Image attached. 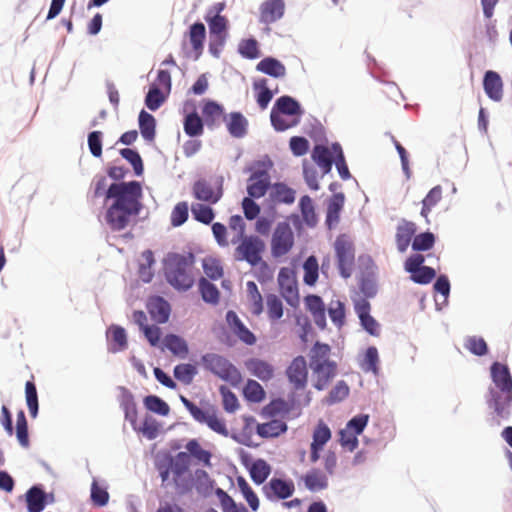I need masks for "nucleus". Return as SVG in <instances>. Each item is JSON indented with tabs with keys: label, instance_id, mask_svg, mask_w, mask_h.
Wrapping results in <instances>:
<instances>
[{
	"label": "nucleus",
	"instance_id": "0e129e2a",
	"mask_svg": "<svg viewBox=\"0 0 512 512\" xmlns=\"http://www.w3.org/2000/svg\"><path fill=\"white\" fill-rule=\"evenodd\" d=\"M120 154L125 160H127L132 165L136 175H142L144 170L143 161L136 150L124 148L120 150Z\"/></svg>",
	"mask_w": 512,
	"mask_h": 512
},
{
	"label": "nucleus",
	"instance_id": "13d9d810",
	"mask_svg": "<svg viewBox=\"0 0 512 512\" xmlns=\"http://www.w3.org/2000/svg\"><path fill=\"white\" fill-rule=\"evenodd\" d=\"M331 439L330 428L320 420L313 431V441L311 445L324 447V445Z\"/></svg>",
	"mask_w": 512,
	"mask_h": 512
},
{
	"label": "nucleus",
	"instance_id": "4468645a",
	"mask_svg": "<svg viewBox=\"0 0 512 512\" xmlns=\"http://www.w3.org/2000/svg\"><path fill=\"white\" fill-rule=\"evenodd\" d=\"M417 226L414 222L401 219L396 226L395 243L397 250L400 253L407 251L409 245H412L414 235L416 234Z\"/></svg>",
	"mask_w": 512,
	"mask_h": 512
},
{
	"label": "nucleus",
	"instance_id": "6ab92c4d",
	"mask_svg": "<svg viewBox=\"0 0 512 512\" xmlns=\"http://www.w3.org/2000/svg\"><path fill=\"white\" fill-rule=\"evenodd\" d=\"M146 308L155 322L162 324L168 321L171 307L164 298L160 296L150 297L147 301Z\"/></svg>",
	"mask_w": 512,
	"mask_h": 512
},
{
	"label": "nucleus",
	"instance_id": "f3484780",
	"mask_svg": "<svg viewBox=\"0 0 512 512\" xmlns=\"http://www.w3.org/2000/svg\"><path fill=\"white\" fill-rule=\"evenodd\" d=\"M270 187V175L266 170H257L248 179L247 193L249 197L261 198Z\"/></svg>",
	"mask_w": 512,
	"mask_h": 512
},
{
	"label": "nucleus",
	"instance_id": "c9c22d12",
	"mask_svg": "<svg viewBox=\"0 0 512 512\" xmlns=\"http://www.w3.org/2000/svg\"><path fill=\"white\" fill-rule=\"evenodd\" d=\"M155 128V118L145 110H142L139 114V129L142 137L146 141L152 142L154 140L156 134Z\"/></svg>",
	"mask_w": 512,
	"mask_h": 512
},
{
	"label": "nucleus",
	"instance_id": "cd10ccee",
	"mask_svg": "<svg viewBox=\"0 0 512 512\" xmlns=\"http://www.w3.org/2000/svg\"><path fill=\"white\" fill-rule=\"evenodd\" d=\"M333 150L331 151L327 146L315 145L311 157L313 161L322 169L323 173H329L333 164Z\"/></svg>",
	"mask_w": 512,
	"mask_h": 512
},
{
	"label": "nucleus",
	"instance_id": "393cba45",
	"mask_svg": "<svg viewBox=\"0 0 512 512\" xmlns=\"http://www.w3.org/2000/svg\"><path fill=\"white\" fill-rule=\"evenodd\" d=\"M256 70L273 78H284L287 74L285 65L276 58L265 57L256 65Z\"/></svg>",
	"mask_w": 512,
	"mask_h": 512
},
{
	"label": "nucleus",
	"instance_id": "e433bc0d",
	"mask_svg": "<svg viewBox=\"0 0 512 512\" xmlns=\"http://www.w3.org/2000/svg\"><path fill=\"white\" fill-rule=\"evenodd\" d=\"M343 203V195H335L329 202L326 216V224L329 229H332L338 224Z\"/></svg>",
	"mask_w": 512,
	"mask_h": 512
},
{
	"label": "nucleus",
	"instance_id": "338daca9",
	"mask_svg": "<svg viewBox=\"0 0 512 512\" xmlns=\"http://www.w3.org/2000/svg\"><path fill=\"white\" fill-rule=\"evenodd\" d=\"M164 101H165V96L161 92L160 88L157 87L156 85H153L149 89V91L146 95V98H145L146 106L150 110L155 111L164 103Z\"/></svg>",
	"mask_w": 512,
	"mask_h": 512
},
{
	"label": "nucleus",
	"instance_id": "423d86ee",
	"mask_svg": "<svg viewBox=\"0 0 512 512\" xmlns=\"http://www.w3.org/2000/svg\"><path fill=\"white\" fill-rule=\"evenodd\" d=\"M234 250V259L236 261H245L251 266L262 264L267 266L263 261V253L265 251V242L255 235H248L239 240Z\"/></svg>",
	"mask_w": 512,
	"mask_h": 512
},
{
	"label": "nucleus",
	"instance_id": "7ed1b4c3",
	"mask_svg": "<svg viewBox=\"0 0 512 512\" xmlns=\"http://www.w3.org/2000/svg\"><path fill=\"white\" fill-rule=\"evenodd\" d=\"M328 344L316 342L310 350V368L314 375V388L324 390L337 374L336 362L329 359Z\"/></svg>",
	"mask_w": 512,
	"mask_h": 512
},
{
	"label": "nucleus",
	"instance_id": "412c9836",
	"mask_svg": "<svg viewBox=\"0 0 512 512\" xmlns=\"http://www.w3.org/2000/svg\"><path fill=\"white\" fill-rule=\"evenodd\" d=\"M202 118L208 128H214L221 120H226L224 108L213 100H205L202 106Z\"/></svg>",
	"mask_w": 512,
	"mask_h": 512
},
{
	"label": "nucleus",
	"instance_id": "20e7f679",
	"mask_svg": "<svg viewBox=\"0 0 512 512\" xmlns=\"http://www.w3.org/2000/svg\"><path fill=\"white\" fill-rule=\"evenodd\" d=\"M180 400L197 423L206 425L210 430L221 436L227 437L229 435L226 421L215 405L206 403L200 407L182 395Z\"/></svg>",
	"mask_w": 512,
	"mask_h": 512
},
{
	"label": "nucleus",
	"instance_id": "a19ab883",
	"mask_svg": "<svg viewBox=\"0 0 512 512\" xmlns=\"http://www.w3.org/2000/svg\"><path fill=\"white\" fill-rule=\"evenodd\" d=\"M184 132L190 136H200L204 131V121L196 112L189 113L184 119Z\"/></svg>",
	"mask_w": 512,
	"mask_h": 512
},
{
	"label": "nucleus",
	"instance_id": "e2e57ef3",
	"mask_svg": "<svg viewBox=\"0 0 512 512\" xmlns=\"http://www.w3.org/2000/svg\"><path fill=\"white\" fill-rule=\"evenodd\" d=\"M267 314L271 320H278L283 316V304L278 296L269 294L266 297Z\"/></svg>",
	"mask_w": 512,
	"mask_h": 512
},
{
	"label": "nucleus",
	"instance_id": "c03bdc74",
	"mask_svg": "<svg viewBox=\"0 0 512 512\" xmlns=\"http://www.w3.org/2000/svg\"><path fill=\"white\" fill-rule=\"evenodd\" d=\"M271 472L269 464L262 459L256 460L250 468L251 479L258 485L265 482Z\"/></svg>",
	"mask_w": 512,
	"mask_h": 512
},
{
	"label": "nucleus",
	"instance_id": "f257e3e1",
	"mask_svg": "<svg viewBox=\"0 0 512 512\" xmlns=\"http://www.w3.org/2000/svg\"><path fill=\"white\" fill-rule=\"evenodd\" d=\"M93 196H105L107 206L105 220L113 231H122L141 212L143 190L138 181L112 183L108 186L104 175H96L92 180Z\"/></svg>",
	"mask_w": 512,
	"mask_h": 512
},
{
	"label": "nucleus",
	"instance_id": "2eb2a0df",
	"mask_svg": "<svg viewBox=\"0 0 512 512\" xmlns=\"http://www.w3.org/2000/svg\"><path fill=\"white\" fill-rule=\"evenodd\" d=\"M295 486L292 481H286L280 478H272L263 486V492L268 499H287L293 495Z\"/></svg>",
	"mask_w": 512,
	"mask_h": 512
},
{
	"label": "nucleus",
	"instance_id": "58836bf2",
	"mask_svg": "<svg viewBox=\"0 0 512 512\" xmlns=\"http://www.w3.org/2000/svg\"><path fill=\"white\" fill-rule=\"evenodd\" d=\"M303 480L306 488L310 491H320L328 485L325 474L318 469H312L307 472Z\"/></svg>",
	"mask_w": 512,
	"mask_h": 512
},
{
	"label": "nucleus",
	"instance_id": "3c124183",
	"mask_svg": "<svg viewBox=\"0 0 512 512\" xmlns=\"http://www.w3.org/2000/svg\"><path fill=\"white\" fill-rule=\"evenodd\" d=\"M145 407L161 416H167L170 412L169 405L156 395H149L144 398Z\"/></svg>",
	"mask_w": 512,
	"mask_h": 512
},
{
	"label": "nucleus",
	"instance_id": "79ce46f5",
	"mask_svg": "<svg viewBox=\"0 0 512 512\" xmlns=\"http://www.w3.org/2000/svg\"><path fill=\"white\" fill-rule=\"evenodd\" d=\"M287 430L286 424L281 420H272L257 426V433L261 437H277Z\"/></svg>",
	"mask_w": 512,
	"mask_h": 512
},
{
	"label": "nucleus",
	"instance_id": "72a5a7b5",
	"mask_svg": "<svg viewBox=\"0 0 512 512\" xmlns=\"http://www.w3.org/2000/svg\"><path fill=\"white\" fill-rule=\"evenodd\" d=\"M272 110L289 116H300L302 114L300 104L294 98L287 95L278 98Z\"/></svg>",
	"mask_w": 512,
	"mask_h": 512
},
{
	"label": "nucleus",
	"instance_id": "69168bd1",
	"mask_svg": "<svg viewBox=\"0 0 512 512\" xmlns=\"http://www.w3.org/2000/svg\"><path fill=\"white\" fill-rule=\"evenodd\" d=\"M378 362H379V355L378 350L376 347L371 346L368 347L365 353L364 360L361 364V367L364 371L368 372L371 371L374 374L378 373Z\"/></svg>",
	"mask_w": 512,
	"mask_h": 512
},
{
	"label": "nucleus",
	"instance_id": "09e8293b",
	"mask_svg": "<svg viewBox=\"0 0 512 512\" xmlns=\"http://www.w3.org/2000/svg\"><path fill=\"white\" fill-rule=\"evenodd\" d=\"M243 393L245 398L254 403H259L265 398V391L263 387L255 380H248Z\"/></svg>",
	"mask_w": 512,
	"mask_h": 512
},
{
	"label": "nucleus",
	"instance_id": "5701e85b",
	"mask_svg": "<svg viewBox=\"0 0 512 512\" xmlns=\"http://www.w3.org/2000/svg\"><path fill=\"white\" fill-rule=\"evenodd\" d=\"M305 305L311 313L315 324L320 328L326 327L325 305L318 295H308L305 297Z\"/></svg>",
	"mask_w": 512,
	"mask_h": 512
},
{
	"label": "nucleus",
	"instance_id": "f8f14e48",
	"mask_svg": "<svg viewBox=\"0 0 512 512\" xmlns=\"http://www.w3.org/2000/svg\"><path fill=\"white\" fill-rule=\"evenodd\" d=\"M280 293L291 306L299 303L298 285L293 270L287 267L280 269L278 274Z\"/></svg>",
	"mask_w": 512,
	"mask_h": 512
},
{
	"label": "nucleus",
	"instance_id": "9d476101",
	"mask_svg": "<svg viewBox=\"0 0 512 512\" xmlns=\"http://www.w3.org/2000/svg\"><path fill=\"white\" fill-rule=\"evenodd\" d=\"M193 196L209 205L216 204L223 196V178L199 179L192 186Z\"/></svg>",
	"mask_w": 512,
	"mask_h": 512
},
{
	"label": "nucleus",
	"instance_id": "9b49d317",
	"mask_svg": "<svg viewBox=\"0 0 512 512\" xmlns=\"http://www.w3.org/2000/svg\"><path fill=\"white\" fill-rule=\"evenodd\" d=\"M487 404L493 410L492 421L500 425L501 419H508L512 412V391L489 389Z\"/></svg>",
	"mask_w": 512,
	"mask_h": 512
},
{
	"label": "nucleus",
	"instance_id": "a18cd8bd",
	"mask_svg": "<svg viewBox=\"0 0 512 512\" xmlns=\"http://www.w3.org/2000/svg\"><path fill=\"white\" fill-rule=\"evenodd\" d=\"M196 374L197 368L192 364L182 363L174 367V377L184 385H190Z\"/></svg>",
	"mask_w": 512,
	"mask_h": 512
},
{
	"label": "nucleus",
	"instance_id": "39448f33",
	"mask_svg": "<svg viewBox=\"0 0 512 512\" xmlns=\"http://www.w3.org/2000/svg\"><path fill=\"white\" fill-rule=\"evenodd\" d=\"M201 362L206 370L229 382L231 385L236 386L242 380L239 370L229 360L219 354L207 353L201 357Z\"/></svg>",
	"mask_w": 512,
	"mask_h": 512
},
{
	"label": "nucleus",
	"instance_id": "0eeeda50",
	"mask_svg": "<svg viewBox=\"0 0 512 512\" xmlns=\"http://www.w3.org/2000/svg\"><path fill=\"white\" fill-rule=\"evenodd\" d=\"M334 251L340 275L349 278L355 266V245L347 234H340L334 242Z\"/></svg>",
	"mask_w": 512,
	"mask_h": 512
},
{
	"label": "nucleus",
	"instance_id": "473e14b6",
	"mask_svg": "<svg viewBox=\"0 0 512 512\" xmlns=\"http://www.w3.org/2000/svg\"><path fill=\"white\" fill-rule=\"evenodd\" d=\"M26 503L28 512H41L46 505V494L41 488L33 486L26 492Z\"/></svg>",
	"mask_w": 512,
	"mask_h": 512
},
{
	"label": "nucleus",
	"instance_id": "864d4df0",
	"mask_svg": "<svg viewBox=\"0 0 512 512\" xmlns=\"http://www.w3.org/2000/svg\"><path fill=\"white\" fill-rule=\"evenodd\" d=\"M199 290L202 298L205 302L216 304L219 300V291L216 286L210 283L205 278H201L199 281Z\"/></svg>",
	"mask_w": 512,
	"mask_h": 512
},
{
	"label": "nucleus",
	"instance_id": "49530a36",
	"mask_svg": "<svg viewBox=\"0 0 512 512\" xmlns=\"http://www.w3.org/2000/svg\"><path fill=\"white\" fill-rule=\"evenodd\" d=\"M239 54L246 59H257L260 57L259 44L256 39H242L238 44Z\"/></svg>",
	"mask_w": 512,
	"mask_h": 512
},
{
	"label": "nucleus",
	"instance_id": "6e6552de",
	"mask_svg": "<svg viewBox=\"0 0 512 512\" xmlns=\"http://www.w3.org/2000/svg\"><path fill=\"white\" fill-rule=\"evenodd\" d=\"M190 462V456L186 452H179L174 457H169L166 462L173 475V483L181 494L190 490V478L186 477Z\"/></svg>",
	"mask_w": 512,
	"mask_h": 512
},
{
	"label": "nucleus",
	"instance_id": "de8ad7c7",
	"mask_svg": "<svg viewBox=\"0 0 512 512\" xmlns=\"http://www.w3.org/2000/svg\"><path fill=\"white\" fill-rule=\"evenodd\" d=\"M299 206L301 209L303 221L310 227H313L317 223V215L312 199L305 195L300 199Z\"/></svg>",
	"mask_w": 512,
	"mask_h": 512
},
{
	"label": "nucleus",
	"instance_id": "b1692460",
	"mask_svg": "<svg viewBox=\"0 0 512 512\" xmlns=\"http://www.w3.org/2000/svg\"><path fill=\"white\" fill-rule=\"evenodd\" d=\"M247 370L261 381H269L274 376V367L267 361L252 358L245 362Z\"/></svg>",
	"mask_w": 512,
	"mask_h": 512
},
{
	"label": "nucleus",
	"instance_id": "5fc2aeb1",
	"mask_svg": "<svg viewBox=\"0 0 512 512\" xmlns=\"http://www.w3.org/2000/svg\"><path fill=\"white\" fill-rule=\"evenodd\" d=\"M228 227L234 233L231 239L232 244H236L239 240L247 236L245 235L246 225L240 215L231 216L228 221Z\"/></svg>",
	"mask_w": 512,
	"mask_h": 512
},
{
	"label": "nucleus",
	"instance_id": "dca6fc26",
	"mask_svg": "<svg viewBox=\"0 0 512 512\" xmlns=\"http://www.w3.org/2000/svg\"><path fill=\"white\" fill-rule=\"evenodd\" d=\"M226 322L230 330L241 342L249 346L256 343V336L244 325L234 311L230 310L226 313Z\"/></svg>",
	"mask_w": 512,
	"mask_h": 512
},
{
	"label": "nucleus",
	"instance_id": "c756f323",
	"mask_svg": "<svg viewBox=\"0 0 512 512\" xmlns=\"http://www.w3.org/2000/svg\"><path fill=\"white\" fill-rule=\"evenodd\" d=\"M188 37L193 51L198 58L204 49V41L206 37V29L203 23L197 22L190 26Z\"/></svg>",
	"mask_w": 512,
	"mask_h": 512
},
{
	"label": "nucleus",
	"instance_id": "4c0bfd02",
	"mask_svg": "<svg viewBox=\"0 0 512 512\" xmlns=\"http://www.w3.org/2000/svg\"><path fill=\"white\" fill-rule=\"evenodd\" d=\"M249 310L253 315H260L263 312V299L260 294L257 285L253 281H249L246 284Z\"/></svg>",
	"mask_w": 512,
	"mask_h": 512
},
{
	"label": "nucleus",
	"instance_id": "6e6d98bb",
	"mask_svg": "<svg viewBox=\"0 0 512 512\" xmlns=\"http://www.w3.org/2000/svg\"><path fill=\"white\" fill-rule=\"evenodd\" d=\"M435 244V236L431 232H423L414 235L412 241V249L414 251H427L430 250Z\"/></svg>",
	"mask_w": 512,
	"mask_h": 512
},
{
	"label": "nucleus",
	"instance_id": "7c9ffc66",
	"mask_svg": "<svg viewBox=\"0 0 512 512\" xmlns=\"http://www.w3.org/2000/svg\"><path fill=\"white\" fill-rule=\"evenodd\" d=\"M284 14L283 0H267L261 9L262 20L266 23H272L280 19Z\"/></svg>",
	"mask_w": 512,
	"mask_h": 512
},
{
	"label": "nucleus",
	"instance_id": "603ef678",
	"mask_svg": "<svg viewBox=\"0 0 512 512\" xmlns=\"http://www.w3.org/2000/svg\"><path fill=\"white\" fill-rule=\"evenodd\" d=\"M349 391L350 389L345 381H338L336 385L332 388V390L329 392L324 402L328 405H333L335 403L341 402L349 395Z\"/></svg>",
	"mask_w": 512,
	"mask_h": 512
},
{
	"label": "nucleus",
	"instance_id": "ea45409f",
	"mask_svg": "<svg viewBox=\"0 0 512 512\" xmlns=\"http://www.w3.org/2000/svg\"><path fill=\"white\" fill-rule=\"evenodd\" d=\"M164 344L172 354L180 358H185L188 355L189 350L186 341L175 334L166 335Z\"/></svg>",
	"mask_w": 512,
	"mask_h": 512
},
{
	"label": "nucleus",
	"instance_id": "f704fd0d",
	"mask_svg": "<svg viewBox=\"0 0 512 512\" xmlns=\"http://www.w3.org/2000/svg\"><path fill=\"white\" fill-rule=\"evenodd\" d=\"M185 448L187 450L186 453L189 454L190 458L193 457L198 463H201L206 467L211 466V452L203 449L196 439L189 440L186 443Z\"/></svg>",
	"mask_w": 512,
	"mask_h": 512
},
{
	"label": "nucleus",
	"instance_id": "a211bd4d",
	"mask_svg": "<svg viewBox=\"0 0 512 512\" xmlns=\"http://www.w3.org/2000/svg\"><path fill=\"white\" fill-rule=\"evenodd\" d=\"M494 386L489 389L512 391V376L507 365L494 362L490 368Z\"/></svg>",
	"mask_w": 512,
	"mask_h": 512
},
{
	"label": "nucleus",
	"instance_id": "ddd939ff",
	"mask_svg": "<svg viewBox=\"0 0 512 512\" xmlns=\"http://www.w3.org/2000/svg\"><path fill=\"white\" fill-rule=\"evenodd\" d=\"M286 376L293 389L304 390L308 381L307 363L303 356L295 357L286 369Z\"/></svg>",
	"mask_w": 512,
	"mask_h": 512
},
{
	"label": "nucleus",
	"instance_id": "680f3d73",
	"mask_svg": "<svg viewBox=\"0 0 512 512\" xmlns=\"http://www.w3.org/2000/svg\"><path fill=\"white\" fill-rule=\"evenodd\" d=\"M273 198L277 202L290 204L295 200V192L287 185L277 183L273 187Z\"/></svg>",
	"mask_w": 512,
	"mask_h": 512
},
{
	"label": "nucleus",
	"instance_id": "4d7b16f0",
	"mask_svg": "<svg viewBox=\"0 0 512 512\" xmlns=\"http://www.w3.org/2000/svg\"><path fill=\"white\" fill-rule=\"evenodd\" d=\"M16 436L21 446L29 447L27 420L22 410L17 413Z\"/></svg>",
	"mask_w": 512,
	"mask_h": 512
},
{
	"label": "nucleus",
	"instance_id": "1a4fd4ad",
	"mask_svg": "<svg viewBox=\"0 0 512 512\" xmlns=\"http://www.w3.org/2000/svg\"><path fill=\"white\" fill-rule=\"evenodd\" d=\"M294 246V233L287 222L277 224L271 238V255L274 258H281L287 255Z\"/></svg>",
	"mask_w": 512,
	"mask_h": 512
},
{
	"label": "nucleus",
	"instance_id": "f03ea898",
	"mask_svg": "<svg viewBox=\"0 0 512 512\" xmlns=\"http://www.w3.org/2000/svg\"><path fill=\"white\" fill-rule=\"evenodd\" d=\"M195 257L193 254L170 253L164 261L167 282L177 290L186 291L194 284Z\"/></svg>",
	"mask_w": 512,
	"mask_h": 512
},
{
	"label": "nucleus",
	"instance_id": "c85d7f7f",
	"mask_svg": "<svg viewBox=\"0 0 512 512\" xmlns=\"http://www.w3.org/2000/svg\"><path fill=\"white\" fill-rule=\"evenodd\" d=\"M226 127L228 132L236 138L243 137L247 132L248 121L240 112H232L226 116Z\"/></svg>",
	"mask_w": 512,
	"mask_h": 512
},
{
	"label": "nucleus",
	"instance_id": "4be33fe9",
	"mask_svg": "<svg viewBox=\"0 0 512 512\" xmlns=\"http://www.w3.org/2000/svg\"><path fill=\"white\" fill-rule=\"evenodd\" d=\"M209 26L210 38H217L219 44H225L228 37V19L220 14L205 17Z\"/></svg>",
	"mask_w": 512,
	"mask_h": 512
},
{
	"label": "nucleus",
	"instance_id": "052dcab7",
	"mask_svg": "<svg viewBox=\"0 0 512 512\" xmlns=\"http://www.w3.org/2000/svg\"><path fill=\"white\" fill-rule=\"evenodd\" d=\"M219 392L222 396L223 409L228 413H234L239 408L236 395L226 386H220Z\"/></svg>",
	"mask_w": 512,
	"mask_h": 512
},
{
	"label": "nucleus",
	"instance_id": "bb28decb",
	"mask_svg": "<svg viewBox=\"0 0 512 512\" xmlns=\"http://www.w3.org/2000/svg\"><path fill=\"white\" fill-rule=\"evenodd\" d=\"M107 341L109 351L116 353L125 350L128 345L125 329L117 325H111L107 330Z\"/></svg>",
	"mask_w": 512,
	"mask_h": 512
},
{
	"label": "nucleus",
	"instance_id": "a878e982",
	"mask_svg": "<svg viewBox=\"0 0 512 512\" xmlns=\"http://www.w3.org/2000/svg\"><path fill=\"white\" fill-rule=\"evenodd\" d=\"M253 90L255 92L256 102L261 110H265L272 100L274 93H278V88L274 91L269 89L268 80L266 78L255 80L253 82Z\"/></svg>",
	"mask_w": 512,
	"mask_h": 512
},
{
	"label": "nucleus",
	"instance_id": "aec40b11",
	"mask_svg": "<svg viewBox=\"0 0 512 512\" xmlns=\"http://www.w3.org/2000/svg\"><path fill=\"white\" fill-rule=\"evenodd\" d=\"M483 88L492 101L500 102L503 99V81L497 72L492 70L485 72Z\"/></svg>",
	"mask_w": 512,
	"mask_h": 512
},
{
	"label": "nucleus",
	"instance_id": "bf43d9fd",
	"mask_svg": "<svg viewBox=\"0 0 512 512\" xmlns=\"http://www.w3.org/2000/svg\"><path fill=\"white\" fill-rule=\"evenodd\" d=\"M328 314L331 321L337 326L342 327L345 322V306L344 303L336 300L332 301L328 308Z\"/></svg>",
	"mask_w": 512,
	"mask_h": 512
},
{
	"label": "nucleus",
	"instance_id": "2f4dec72",
	"mask_svg": "<svg viewBox=\"0 0 512 512\" xmlns=\"http://www.w3.org/2000/svg\"><path fill=\"white\" fill-rule=\"evenodd\" d=\"M441 200L442 187L440 185L433 187L422 200V209L420 214L426 220V223H430L429 215Z\"/></svg>",
	"mask_w": 512,
	"mask_h": 512
},
{
	"label": "nucleus",
	"instance_id": "774afa93",
	"mask_svg": "<svg viewBox=\"0 0 512 512\" xmlns=\"http://www.w3.org/2000/svg\"><path fill=\"white\" fill-rule=\"evenodd\" d=\"M91 500L98 507L105 506L109 501V493L106 487H102L94 480L91 485Z\"/></svg>",
	"mask_w": 512,
	"mask_h": 512
},
{
	"label": "nucleus",
	"instance_id": "8fccbe9b",
	"mask_svg": "<svg viewBox=\"0 0 512 512\" xmlns=\"http://www.w3.org/2000/svg\"><path fill=\"white\" fill-rule=\"evenodd\" d=\"M191 212L195 220L206 225L210 224L215 217L213 209L201 203L192 204Z\"/></svg>",
	"mask_w": 512,
	"mask_h": 512
},
{
	"label": "nucleus",
	"instance_id": "37998d69",
	"mask_svg": "<svg viewBox=\"0 0 512 512\" xmlns=\"http://www.w3.org/2000/svg\"><path fill=\"white\" fill-rule=\"evenodd\" d=\"M304 276L303 281L306 285L313 286L316 284L319 276V264L314 255L309 256L303 264Z\"/></svg>",
	"mask_w": 512,
	"mask_h": 512
}]
</instances>
